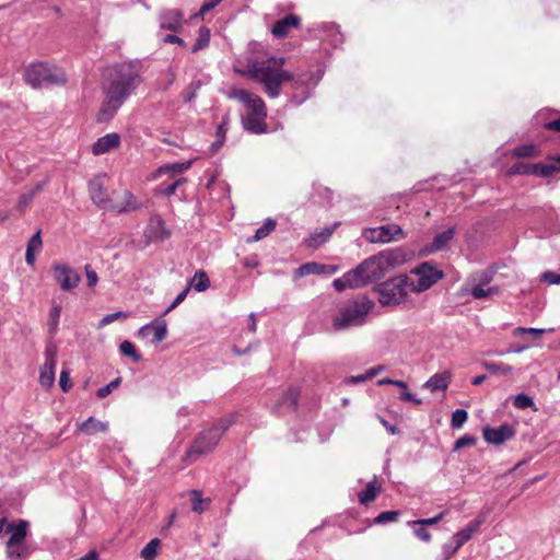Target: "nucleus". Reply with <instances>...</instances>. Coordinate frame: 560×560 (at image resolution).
I'll return each instance as SVG.
<instances>
[{
  "label": "nucleus",
  "mask_w": 560,
  "mask_h": 560,
  "mask_svg": "<svg viewBox=\"0 0 560 560\" xmlns=\"http://www.w3.org/2000/svg\"><path fill=\"white\" fill-rule=\"evenodd\" d=\"M385 276L377 257L374 255L364 259L354 269L346 272L342 277L335 279L332 287L338 292L347 289H360Z\"/></svg>",
  "instance_id": "nucleus-4"
},
{
  "label": "nucleus",
  "mask_w": 560,
  "mask_h": 560,
  "mask_svg": "<svg viewBox=\"0 0 560 560\" xmlns=\"http://www.w3.org/2000/svg\"><path fill=\"white\" fill-rule=\"evenodd\" d=\"M445 514H446V511H442L441 513H439L434 517L421 518V520L409 522L408 524L410 526H416V525L431 526V525H435V524H438L440 521H442L444 518Z\"/></svg>",
  "instance_id": "nucleus-47"
},
{
  "label": "nucleus",
  "mask_w": 560,
  "mask_h": 560,
  "mask_svg": "<svg viewBox=\"0 0 560 560\" xmlns=\"http://www.w3.org/2000/svg\"><path fill=\"white\" fill-rule=\"evenodd\" d=\"M515 434L514 429L509 424H502L498 428L486 427L483 429V439L494 445H500L511 440Z\"/></svg>",
  "instance_id": "nucleus-17"
},
{
  "label": "nucleus",
  "mask_w": 560,
  "mask_h": 560,
  "mask_svg": "<svg viewBox=\"0 0 560 560\" xmlns=\"http://www.w3.org/2000/svg\"><path fill=\"white\" fill-rule=\"evenodd\" d=\"M482 366L492 374H510L513 371V368L503 362H482Z\"/></svg>",
  "instance_id": "nucleus-39"
},
{
  "label": "nucleus",
  "mask_w": 560,
  "mask_h": 560,
  "mask_svg": "<svg viewBox=\"0 0 560 560\" xmlns=\"http://www.w3.org/2000/svg\"><path fill=\"white\" fill-rule=\"evenodd\" d=\"M300 18L294 14H288L283 19L278 20L272 28L271 33L277 38H282L288 35L291 28L298 27L300 25Z\"/></svg>",
  "instance_id": "nucleus-21"
},
{
  "label": "nucleus",
  "mask_w": 560,
  "mask_h": 560,
  "mask_svg": "<svg viewBox=\"0 0 560 560\" xmlns=\"http://www.w3.org/2000/svg\"><path fill=\"white\" fill-rule=\"evenodd\" d=\"M28 522L25 520H19L18 522L9 523L5 533L10 535L5 545H19L24 544V540L28 534Z\"/></svg>",
  "instance_id": "nucleus-19"
},
{
  "label": "nucleus",
  "mask_w": 560,
  "mask_h": 560,
  "mask_svg": "<svg viewBox=\"0 0 560 560\" xmlns=\"http://www.w3.org/2000/svg\"><path fill=\"white\" fill-rule=\"evenodd\" d=\"M459 550L458 547H456V545H454V542L451 540V541H447L443 545V548H442V555H443V559L444 560H450L451 557L453 555H455L457 551Z\"/></svg>",
  "instance_id": "nucleus-54"
},
{
  "label": "nucleus",
  "mask_w": 560,
  "mask_h": 560,
  "mask_svg": "<svg viewBox=\"0 0 560 560\" xmlns=\"http://www.w3.org/2000/svg\"><path fill=\"white\" fill-rule=\"evenodd\" d=\"M541 280L549 284H560V273L550 270L545 271L541 275Z\"/></svg>",
  "instance_id": "nucleus-59"
},
{
  "label": "nucleus",
  "mask_w": 560,
  "mask_h": 560,
  "mask_svg": "<svg viewBox=\"0 0 560 560\" xmlns=\"http://www.w3.org/2000/svg\"><path fill=\"white\" fill-rule=\"evenodd\" d=\"M476 444V438L472 435H463L458 440H456L454 444L453 451H458L459 448L466 447V446H472Z\"/></svg>",
  "instance_id": "nucleus-51"
},
{
  "label": "nucleus",
  "mask_w": 560,
  "mask_h": 560,
  "mask_svg": "<svg viewBox=\"0 0 560 560\" xmlns=\"http://www.w3.org/2000/svg\"><path fill=\"white\" fill-rule=\"evenodd\" d=\"M84 270H85V276H86V280H88V287H90V288L95 287L98 281V276H97L96 271L93 270L90 265H86L84 267Z\"/></svg>",
  "instance_id": "nucleus-57"
},
{
  "label": "nucleus",
  "mask_w": 560,
  "mask_h": 560,
  "mask_svg": "<svg viewBox=\"0 0 560 560\" xmlns=\"http://www.w3.org/2000/svg\"><path fill=\"white\" fill-rule=\"evenodd\" d=\"M326 270V266L318 262H306L300 266L295 270V275L299 278L306 277L308 275H320Z\"/></svg>",
  "instance_id": "nucleus-32"
},
{
  "label": "nucleus",
  "mask_w": 560,
  "mask_h": 560,
  "mask_svg": "<svg viewBox=\"0 0 560 560\" xmlns=\"http://www.w3.org/2000/svg\"><path fill=\"white\" fill-rule=\"evenodd\" d=\"M121 383V378L120 377H117L115 380H113L112 382H109L107 385L98 388L96 395L97 397L100 398H105L106 396H108L114 389H116Z\"/></svg>",
  "instance_id": "nucleus-49"
},
{
  "label": "nucleus",
  "mask_w": 560,
  "mask_h": 560,
  "mask_svg": "<svg viewBox=\"0 0 560 560\" xmlns=\"http://www.w3.org/2000/svg\"><path fill=\"white\" fill-rule=\"evenodd\" d=\"M375 291L378 293V302L382 305H398L406 300L408 292H411L408 276L402 275L385 281L378 284Z\"/></svg>",
  "instance_id": "nucleus-8"
},
{
  "label": "nucleus",
  "mask_w": 560,
  "mask_h": 560,
  "mask_svg": "<svg viewBox=\"0 0 560 560\" xmlns=\"http://www.w3.org/2000/svg\"><path fill=\"white\" fill-rule=\"evenodd\" d=\"M138 336L141 338H148L151 336V341L153 343L163 341L167 336L166 320L162 317L153 319L151 323L143 325L138 330Z\"/></svg>",
  "instance_id": "nucleus-15"
},
{
  "label": "nucleus",
  "mask_w": 560,
  "mask_h": 560,
  "mask_svg": "<svg viewBox=\"0 0 560 560\" xmlns=\"http://www.w3.org/2000/svg\"><path fill=\"white\" fill-rule=\"evenodd\" d=\"M385 276L377 257L374 255L364 259L354 269L346 272L342 277L335 279L332 287L338 292L347 289H360Z\"/></svg>",
  "instance_id": "nucleus-3"
},
{
  "label": "nucleus",
  "mask_w": 560,
  "mask_h": 560,
  "mask_svg": "<svg viewBox=\"0 0 560 560\" xmlns=\"http://www.w3.org/2000/svg\"><path fill=\"white\" fill-rule=\"evenodd\" d=\"M24 80L34 89L48 85H63L67 82V74L56 65L35 62L25 69Z\"/></svg>",
  "instance_id": "nucleus-7"
},
{
  "label": "nucleus",
  "mask_w": 560,
  "mask_h": 560,
  "mask_svg": "<svg viewBox=\"0 0 560 560\" xmlns=\"http://www.w3.org/2000/svg\"><path fill=\"white\" fill-rule=\"evenodd\" d=\"M413 533L422 541L428 542L431 540V534L423 526L416 528Z\"/></svg>",
  "instance_id": "nucleus-63"
},
{
  "label": "nucleus",
  "mask_w": 560,
  "mask_h": 560,
  "mask_svg": "<svg viewBox=\"0 0 560 560\" xmlns=\"http://www.w3.org/2000/svg\"><path fill=\"white\" fill-rule=\"evenodd\" d=\"M332 232H334V229L327 228L319 233L312 234L310 236V238L307 240V245L310 247H318L319 245L325 243L331 236Z\"/></svg>",
  "instance_id": "nucleus-40"
},
{
  "label": "nucleus",
  "mask_w": 560,
  "mask_h": 560,
  "mask_svg": "<svg viewBox=\"0 0 560 560\" xmlns=\"http://www.w3.org/2000/svg\"><path fill=\"white\" fill-rule=\"evenodd\" d=\"M7 557L9 560H22L27 556L25 544L5 545Z\"/></svg>",
  "instance_id": "nucleus-37"
},
{
  "label": "nucleus",
  "mask_w": 560,
  "mask_h": 560,
  "mask_svg": "<svg viewBox=\"0 0 560 560\" xmlns=\"http://www.w3.org/2000/svg\"><path fill=\"white\" fill-rule=\"evenodd\" d=\"M59 385L62 389V392L67 393L71 388L70 377L68 371H61L60 377H59Z\"/></svg>",
  "instance_id": "nucleus-61"
},
{
  "label": "nucleus",
  "mask_w": 560,
  "mask_h": 560,
  "mask_svg": "<svg viewBox=\"0 0 560 560\" xmlns=\"http://www.w3.org/2000/svg\"><path fill=\"white\" fill-rule=\"evenodd\" d=\"M381 492V486L376 480L368 482L365 488L359 493V501L361 504H369L374 501L377 494Z\"/></svg>",
  "instance_id": "nucleus-29"
},
{
  "label": "nucleus",
  "mask_w": 560,
  "mask_h": 560,
  "mask_svg": "<svg viewBox=\"0 0 560 560\" xmlns=\"http://www.w3.org/2000/svg\"><path fill=\"white\" fill-rule=\"evenodd\" d=\"M374 306V301L366 295L358 296L339 308L338 314L332 319V328L335 330H346L363 326Z\"/></svg>",
  "instance_id": "nucleus-5"
},
{
  "label": "nucleus",
  "mask_w": 560,
  "mask_h": 560,
  "mask_svg": "<svg viewBox=\"0 0 560 560\" xmlns=\"http://www.w3.org/2000/svg\"><path fill=\"white\" fill-rule=\"evenodd\" d=\"M51 271L55 281L59 284L62 291H71L81 282V276L79 272L66 264H54L51 266Z\"/></svg>",
  "instance_id": "nucleus-11"
},
{
  "label": "nucleus",
  "mask_w": 560,
  "mask_h": 560,
  "mask_svg": "<svg viewBox=\"0 0 560 560\" xmlns=\"http://www.w3.org/2000/svg\"><path fill=\"white\" fill-rule=\"evenodd\" d=\"M267 117V113H247L246 116L243 117L242 122L243 127L246 131L254 135H262L267 132V125L265 119Z\"/></svg>",
  "instance_id": "nucleus-20"
},
{
  "label": "nucleus",
  "mask_w": 560,
  "mask_h": 560,
  "mask_svg": "<svg viewBox=\"0 0 560 560\" xmlns=\"http://www.w3.org/2000/svg\"><path fill=\"white\" fill-rule=\"evenodd\" d=\"M228 96L243 103L248 113H267L265 102L258 95L245 89H232Z\"/></svg>",
  "instance_id": "nucleus-14"
},
{
  "label": "nucleus",
  "mask_w": 560,
  "mask_h": 560,
  "mask_svg": "<svg viewBox=\"0 0 560 560\" xmlns=\"http://www.w3.org/2000/svg\"><path fill=\"white\" fill-rule=\"evenodd\" d=\"M546 329H539V328H525V327H517L514 330V335H523V334H530L534 335L536 338L540 337L542 334H545Z\"/></svg>",
  "instance_id": "nucleus-58"
},
{
  "label": "nucleus",
  "mask_w": 560,
  "mask_h": 560,
  "mask_svg": "<svg viewBox=\"0 0 560 560\" xmlns=\"http://www.w3.org/2000/svg\"><path fill=\"white\" fill-rule=\"evenodd\" d=\"M398 516H399L398 511H385L375 517L374 523L384 524V523L395 522V521H397Z\"/></svg>",
  "instance_id": "nucleus-50"
},
{
  "label": "nucleus",
  "mask_w": 560,
  "mask_h": 560,
  "mask_svg": "<svg viewBox=\"0 0 560 560\" xmlns=\"http://www.w3.org/2000/svg\"><path fill=\"white\" fill-rule=\"evenodd\" d=\"M222 0H207L201 5L198 13H196V18H202L207 12L215 8Z\"/></svg>",
  "instance_id": "nucleus-56"
},
{
  "label": "nucleus",
  "mask_w": 560,
  "mask_h": 560,
  "mask_svg": "<svg viewBox=\"0 0 560 560\" xmlns=\"http://www.w3.org/2000/svg\"><path fill=\"white\" fill-rule=\"evenodd\" d=\"M513 154L517 158H532L537 154V147L534 144H523L515 148Z\"/></svg>",
  "instance_id": "nucleus-45"
},
{
  "label": "nucleus",
  "mask_w": 560,
  "mask_h": 560,
  "mask_svg": "<svg viewBox=\"0 0 560 560\" xmlns=\"http://www.w3.org/2000/svg\"><path fill=\"white\" fill-rule=\"evenodd\" d=\"M363 236L370 243H388L401 238L404 232L397 224H387L366 229L363 232Z\"/></svg>",
  "instance_id": "nucleus-12"
},
{
  "label": "nucleus",
  "mask_w": 560,
  "mask_h": 560,
  "mask_svg": "<svg viewBox=\"0 0 560 560\" xmlns=\"http://www.w3.org/2000/svg\"><path fill=\"white\" fill-rule=\"evenodd\" d=\"M141 207V203L137 200V198L129 191H124V199L121 202L117 205H113L112 209H116L119 212L133 211Z\"/></svg>",
  "instance_id": "nucleus-28"
},
{
  "label": "nucleus",
  "mask_w": 560,
  "mask_h": 560,
  "mask_svg": "<svg viewBox=\"0 0 560 560\" xmlns=\"http://www.w3.org/2000/svg\"><path fill=\"white\" fill-rule=\"evenodd\" d=\"M119 350L124 355L131 358L136 363L141 360V355L136 350L133 343L128 340H125L119 345Z\"/></svg>",
  "instance_id": "nucleus-42"
},
{
  "label": "nucleus",
  "mask_w": 560,
  "mask_h": 560,
  "mask_svg": "<svg viewBox=\"0 0 560 560\" xmlns=\"http://www.w3.org/2000/svg\"><path fill=\"white\" fill-rule=\"evenodd\" d=\"M45 363H57V347L55 345H48L45 349Z\"/></svg>",
  "instance_id": "nucleus-55"
},
{
  "label": "nucleus",
  "mask_w": 560,
  "mask_h": 560,
  "mask_svg": "<svg viewBox=\"0 0 560 560\" xmlns=\"http://www.w3.org/2000/svg\"><path fill=\"white\" fill-rule=\"evenodd\" d=\"M27 248H31L33 252L39 250L42 248V238L40 232H36L31 240L28 241Z\"/></svg>",
  "instance_id": "nucleus-62"
},
{
  "label": "nucleus",
  "mask_w": 560,
  "mask_h": 560,
  "mask_svg": "<svg viewBox=\"0 0 560 560\" xmlns=\"http://www.w3.org/2000/svg\"><path fill=\"white\" fill-rule=\"evenodd\" d=\"M210 43V30L206 26L199 28L198 38L196 39L191 50L197 52L206 48Z\"/></svg>",
  "instance_id": "nucleus-38"
},
{
  "label": "nucleus",
  "mask_w": 560,
  "mask_h": 560,
  "mask_svg": "<svg viewBox=\"0 0 560 560\" xmlns=\"http://www.w3.org/2000/svg\"><path fill=\"white\" fill-rule=\"evenodd\" d=\"M191 494V510L196 513H202L209 506L210 499H203L201 492L192 490Z\"/></svg>",
  "instance_id": "nucleus-36"
},
{
  "label": "nucleus",
  "mask_w": 560,
  "mask_h": 560,
  "mask_svg": "<svg viewBox=\"0 0 560 560\" xmlns=\"http://www.w3.org/2000/svg\"><path fill=\"white\" fill-rule=\"evenodd\" d=\"M283 58H272L268 61L249 60L246 65V74L260 82L270 97L280 94L282 83L293 80V74L282 70Z\"/></svg>",
  "instance_id": "nucleus-2"
},
{
  "label": "nucleus",
  "mask_w": 560,
  "mask_h": 560,
  "mask_svg": "<svg viewBox=\"0 0 560 560\" xmlns=\"http://www.w3.org/2000/svg\"><path fill=\"white\" fill-rule=\"evenodd\" d=\"M187 285H190L197 292H203L210 288V280L203 270H198Z\"/></svg>",
  "instance_id": "nucleus-31"
},
{
  "label": "nucleus",
  "mask_w": 560,
  "mask_h": 560,
  "mask_svg": "<svg viewBox=\"0 0 560 560\" xmlns=\"http://www.w3.org/2000/svg\"><path fill=\"white\" fill-rule=\"evenodd\" d=\"M129 314L126 313V312H121V311H118V312H115V313H110V314H107L105 315L98 323V328H103L105 327L106 325H109L112 323H114L115 320H118V319H126L128 318Z\"/></svg>",
  "instance_id": "nucleus-46"
},
{
  "label": "nucleus",
  "mask_w": 560,
  "mask_h": 560,
  "mask_svg": "<svg viewBox=\"0 0 560 560\" xmlns=\"http://www.w3.org/2000/svg\"><path fill=\"white\" fill-rule=\"evenodd\" d=\"M185 182H186V179H185L184 177H180V178L176 179L174 183H172V184H170V185H167V186H165V187L160 186L159 190H160V192H162L163 195H165V196L170 197V196L174 195V194H175V191H176V188H177L180 184H183V183H185Z\"/></svg>",
  "instance_id": "nucleus-52"
},
{
  "label": "nucleus",
  "mask_w": 560,
  "mask_h": 560,
  "mask_svg": "<svg viewBox=\"0 0 560 560\" xmlns=\"http://www.w3.org/2000/svg\"><path fill=\"white\" fill-rule=\"evenodd\" d=\"M375 256L385 275L410 259V254L404 248L386 249Z\"/></svg>",
  "instance_id": "nucleus-13"
},
{
  "label": "nucleus",
  "mask_w": 560,
  "mask_h": 560,
  "mask_svg": "<svg viewBox=\"0 0 560 560\" xmlns=\"http://www.w3.org/2000/svg\"><path fill=\"white\" fill-rule=\"evenodd\" d=\"M300 397V392L298 388H289L282 398L279 400L277 408H289V409H295L298 406Z\"/></svg>",
  "instance_id": "nucleus-30"
},
{
  "label": "nucleus",
  "mask_w": 560,
  "mask_h": 560,
  "mask_svg": "<svg viewBox=\"0 0 560 560\" xmlns=\"http://www.w3.org/2000/svg\"><path fill=\"white\" fill-rule=\"evenodd\" d=\"M514 406L518 409H526L534 406V400L526 394H517L514 397Z\"/></svg>",
  "instance_id": "nucleus-48"
},
{
  "label": "nucleus",
  "mask_w": 560,
  "mask_h": 560,
  "mask_svg": "<svg viewBox=\"0 0 560 560\" xmlns=\"http://www.w3.org/2000/svg\"><path fill=\"white\" fill-rule=\"evenodd\" d=\"M468 413L465 409H456L452 413L451 425L454 429H459L467 421Z\"/></svg>",
  "instance_id": "nucleus-44"
},
{
  "label": "nucleus",
  "mask_w": 560,
  "mask_h": 560,
  "mask_svg": "<svg viewBox=\"0 0 560 560\" xmlns=\"http://www.w3.org/2000/svg\"><path fill=\"white\" fill-rule=\"evenodd\" d=\"M34 197H35V191H28L27 194H23L19 198V203H18L19 209L23 211L33 201Z\"/></svg>",
  "instance_id": "nucleus-60"
},
{
  "label": "nucleus",
  "mask_w": 560,
  "mask_h": 560,
  "mask_svg": "<svg viewBox=\"0 0 560 560\" xmlns=\"http://www.w3.org/2000/svg\"><path fill=\"white\" fill-rule=\"evenodd\" d=\"M61 310V304L56 300H51V307L49 310L47 322L48 332L51 336H55L58 331Z\"/></svg>",
  "instance_id": "nucleus-26"
},
{
  "label": "nucleus",
  "mask_w": 560,
  "mask_h": 560,
  "mask_svg": "<svg viewBox=\"0 0 560 560\" xmlns=\"http://www.w3.org/2000/svg\"><path fill=\"white\" fill-rule=\"evenodd\" d=\"M560 172V156L553 159L549 163H525L517 162L512 165L508 174L509 175H537L540 177H549L555 173Z\"/></svg>",
  "instance_id": "nucleus-10"
},
{
  "label": "nucleus",
  "mask_w": 560,
  "mask_h": 560,
  "mask_svg": "<svg viewBox=\"0 0 560 560\" xmlns=\"http://www.w3.org/2000/svg\"><path fill=\"white\" fill-rule=\"evenodd\" d=\"M79 430L85 434L93 435L98 432H105L108 429L107 423L102 422L94 417H90L88 420L79 424Z\"/></svg>",
  "instance_id": "nucleus-27"
},
{
  "label": "nucleus",
  "mask_w": 560,
  "mask_h": 560,
  "mask_svg": "<svg viewBox=\"0 0 560 560\" xmlns=\"http://www.w3.org/2000/svg\"><path fill=\"white\" fill-rule=\"evenodd\" d=\"M159 546L160 540L158 538L150 540L141 550V557L144 560H153L158 553Z\"/></svg>",
  "instance_id": "nucleus-43"
},
{
  "label": "nucleus",
  "mask_w": 560,
  "mask_h": 560,
  "mask_svg": "<svg viewBox=\"0 0 560 560\" xmlns=\"http://www.w3.org/2000/svg\"><path fill=\"white\" fill-rule=\"evenodd\" d=\"M454 235H455L454 226L448 228L447 230H445L441 233H438L434 236V238L429 247V252L434 253V252H439V250L448 248V244L454 238Z\"/></svg>",
  "instance_id": "nucleus-24"
},
{
  "label": "nucleus",
  "mask_w": 560,
  "mask_h": 560,
  "mask_svg": "<svg viewBox=\"0 0 560 560\" xmlns=\"http://www.w3.org/2000/svg\"><path fill=\"white\" fill-rule=\"evenodd\" d=\"M487 281H488V279L471 288L470 294L475 299H477V300L487 299V298H490L499 292V289L497 287L486 288L485 285H486Z\"/></svg>",
  "instance_id": "nucleus-33"
},
{
  "label": "nucleus",
  "mask_w": 560,
  "mask_h": 560,
  "mask_svg": "<svg viewBox=\"0 0 560 560\" xmlns=\"http://www.w3.org/2000/svg\"><path fill=\"white\" fill-rule=\"evenodd\" d=\"M105 176H97L89 184V192L93 202L102 208L112 209V201L104 188Z\"/></svg>",
  "instance_id": "nucleus-16"
},
{
  "label": "nucleus",
  "mask_w": 560,
  "mask_h": 560,
  "mask_svg": "<svg viewBox=\"0 0 560 560\" xmlns=\"http://www.w3.org/2000/svg\"><path fill=\"white\" fill-rule=\"evenodd\" d=\"M483 522V517L471 521L465 528L454 534L451 540L456 545V547L460 548L471 538L474 533L479 529Z\"/></svg>",
  "instance_id": "nucleus-22"
},
{
  "label": "nucleus",
  "mask_w": 560,
  "mask_h": 560,
  "mask_svg": "<svg viewBox=\"0 0 560 560\" xmlns=\"http://www.w3.org/2000/svg\"><path fill=\"white\" fill-rule=\"evenodd\" d=\"M191 165V162L184 163H174L170 165H164L159 168L161 174L171 173L172 175L182 174L187 171Z\"/></svg>",
  "instance_id": "nucleus-41"
},
{
  "label": "nucleus",
  "mask_w": 560,
  "mask_h": 560,
  "mask_svg": "<svg viewBox=\"0 0 560 560\" xmlns=\"http://www.w3.org/2000/svg\"><path fill=\"white\" fill-rule=\"evenodd\" d=\"M276 221L273 219H266L262 225L256 230L254 236L248 238V242H257L268 236L276 229Z\"/></svg>",
  "instance_id": "nucleus-35"
},
{
  "label": "nucleus",
  "mask_w": 560,
  "mask_h": 560,
  "mask_svg": "<svg viewBox=\"0 0 560 560\" xmlns=\"http://www.w3.org/2000/svg\"><path fill=\"white\" fill-rule=\"evenodd\" d=\"M141 81L137 66L131 62L112 67L103 85L104 101L97 114V121H109Z\"/></svg>",
  "instance_id": "nucleus-1"
},
{
  "label": "nucleus",
  "mask_w": 560,
  "mask_h": 560,
  "mask_svg": "<svg viewBox=\"0 0 560 560\" xmlns=\"http://www.w3.org/2000/svg\"><path fill=\"white\" fill-rule=\"evenodd\" d=\"M407 276L410 291L420 293L434 285L444 277V273L435 264L425 261L413 268Z\"/></svg>",
  "instance_id": "nucleus-9"
},
{
  "label": "nucleus",
  "mask_w": 560,
  "mask_h": 560,
  "mask_svg": "<svg viewBox=\"0 0 560 560\" xmlns=\"http://www.w3.org/2000/svg\"><path fill=\"white\" fill-rule=\"evenodd\" d=\"M547 130L558 131L560 132V117L556 120L549 121L545 125Z\"/></svg>",
  "instance_id": "nucleus-64"
},
{
  "label": "nucleus",
  "mask_w": 560,
  "mask_h": 560,
  "mask_svg": "<svg viewBox=\"0 0 560 560\" xmlns=\"http://www.w3.org/2000/svg\"><path fill=\"white\" fill-rule=\"evenodd\" d=\"M55 364L44 363L39 374V383L42 386L46 388L52 386L55 382Z\"/></svg>",
  "instance_id": "nucleus-34"
},
{
  "label": "nucleus",
  "mask_w": 560,
  "mask_h": 560,
  "mask_svg": "<svg viewBox=\"0 0 560 560\" xmlns=\"http://www.w3.org/2000/svg\"><path fill=\"white\" fill-rule=\"evenodd\" d=\"M189 290H190V285H187L180 293H178V295L175 298V300L172 302V304L165 310L163 316L168 314L174 308H176L186 299Z\"/></svg>",
  "instance_id": "nucleus-53"
},
{
  "label": "nucleus",
  "mask_w": 560,
  "mask_h": 560,
  "mask_svg": "<svg viewBox=\"0 0 560 560\" xmlns=\"http://www.w3.org/2000/svg\"><path fill=\"white\" fill-rule=\"evenodd\" d=\"M232 424V418H221L211 428L200 432L187 450L186 458L192 463L211 453Z\"/></svg>",
  "instance_id": "nucleus-6"
},
{
  "label": "nucleus",
  "mask_w": 560,
  "mask_h": 560,
  "mask_svg": "<svg viewBox=\"0 0 560 560\" xmlns=\"http://www.w3.org/2000/svg\"><path fill=\"white\" fill-rule=\"evenodd\" d=\"M451 375L448 373H436L432 375L425 383L424 387L431 392L445 390L448 387Z\"/></svg>",
  "instance_id": "nucleus-25"
},
{
  "label": "nucleus",
  "mask_w": 560,
  "mask_h": 560,
  "mask_svg": "<svg viewBox=\"0 0 560 560\" xmlns=\"http://www.w3.org/2000/svg\"><path fill=\"white\" fill-rule=\"evenodd\" d=\"M160 26L163 30L179 32L184 24V13L178 9H167L160 13Z\"/></svg>",
  "instance_id": "nucleus-18"
},
{
  "label": "nucleus",
  "mask_w": 560,
  "mask_h": 560,
  "mask_svg": "<svg viewBox=\"0 0 560 560\" xmlns=\"http://www.w3.org/2000/svg\"><path fill=\"white\" fill-rule=\"evenodd\" d=\"M120 144V136L116 132L107 133L101 137L92 147L95 155H101Z\"/></svg>",
  "instance_id": "nucleus-23"
}]
</instances>
